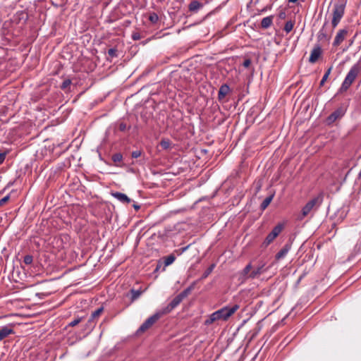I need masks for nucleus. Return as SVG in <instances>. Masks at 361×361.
I'll list each match as a JSON object with an SVG mask.
<instances>
[{"instance_id": "obj_30", "label": "nucleus", "mask_w": 361, "mask_h": 361, "mask_svg": "<svg viewBox=\"0 0 361 361\" xmlns=\"http://www.w3.org/2000/svg\"><path fill=\"white\" fill-rule=\"evenodd\" d=\"M215 267L214 264H212L210 265L207 270L203 273L202 276V279H206L213 271L214 268Z\"/></svg>"}, {"instance_id": "obj_29", "label": "nucleus", "mask_w": 361, "mask_h": 361, "mask_svg": "<svg viewBox=\"0 0 361 361\" xmlns=\"http://www.w3.org/2000/svg\"><path fill=\"white\" fill-rule=\"evenodd\" d=\"M331 69H332V67H330L326 70V71L325 72L324 75L322 77V80L320 81V86H322L324 84V82L326 81V80L328 79V78L331 73Z\"/></svg>"}, {"instance_id": "obj_7", "label": "nucleus", "mask_w": 361, "mask_h": 361, "mask_svg": "<svg viewBox=\"0 0 361 361\" xmlns=\"http://www.w3.org/2000/svg\"><path fill=\"white\" fill-rule=\"evenodd\" d=\"M162 316L164 315L159 310H158L156 313L147 319L144 323H142V324L137 330L136 334L140 335L145 332L147 330L151 328Z\"/></svg>"}, {"instance_id": "obj_27", "label": "nucleus", "mask_w": 361, "mask_h": 361, "mask_svg": "<svg viewBox=\"0 0 361 361\" xmlns=\"http://www.w3.org/2000/svg\"><path fill=\"white\" fill-rule=\"evenodd\" d=\"M294 25H295V21L294 20H288L286 23L285 24V26H284V31L286 32V33H289L293 28L294 27Z\"/></svg>"}, {"instance_id": "obj_35", "label": "nucleus", "mask_w": 361, "mask_h": 361, "mask_svg": "<svg viewBox=\"0 0 361 361\" xmlns=\"http://www.w3.org/2000/svg\"><path fill=\"white\" fill-rule=\"evenodd\" d=\"M82 321V317H77L69 323V326H75L78 325Z\"/></svg>"}, {"instance_id": "obj_26", "label": "nucleus", "mask_w": 361, "mask_h": 361, "mask_svg": "<svg viewBox=\"0 0 361 361\" xmlns=\"http://www.w3.org/2000/svg\"><path fill=\"white\" fill-rule=\"evenodd\" d=\"M142 294V291L140 290H135L131 289L130 290V300L131 302L135 301L137 300Z\"/></svg>"}, {"instance_id": "obj_9", "label": "nucleus", "mask_w": 361, "mask_h": 361, "mask_svg": "<svg viewBox=\"0 0 361 361\" xmlns=\"http://www.w3.org/2000/svg\"><path fill=\"white\" fill-rule=\"evenodd\" d=\"M183 300V298L179 295H176L166 307L159 310L163 315L167 314L176 308Z\"/></svg>"}, {"instance_id": "obj_33", "label": "nucleus", "mask_w": 361, "mask_h": 361, "mask_svg": "<svg viewBox=\"0 0 361 361\" xmlns=\"http://www.w3.org/2000/svg\"><path fill=\"white\" fill-rule=\"evenodd\" d=\"M32 261H33V257L32 255H27L24 257L23 262L25 264H27V265L31 264L32 263Z\"/></svg>"}, {"instance_id": "obj_5", "label": "nucleus", "mask_w": 361, "mask_h": 361, "mask_svg": "<svg viewBox=\"0 0 361 361\" xmlns=\"http://www.w3.org/2000/svg\"><path fill=\"white\" fill-rule=\"evenodd\" d=\"M345 5L346 0H337V1L334 4L332 11L333 16L331 20L333 29L338 25L342 19L345 13Z\"/></svg>"}, {"instance_id": "obj_4", "label": "nucleus", "mask_w": 361, "mask_h": 361, "mask_svg": "<svg viewBox=\"0 0 361 361\" xmlns=\"http://www.w3.org/2000/svg\"><path fill=\"white\" fill-rule=\"evenodd\" d=\"M23 32L17 29L16 27L12 26V23H8L6 21L1 29V38L5 42H11L15 38L18 37Z\"/></svg>"}, {"instance_id": "obj_40", "label": "nucleus", "mask_w": 361, "mask_h": 361, "mask_svg": "<svg viewBox=\"0 0 361 361\" xmlns=\"http://www.w3.org/2000/svg\"><path fill=\"white\" fill-rule=\"evenodd\" d=\"M6 157V152L0 153V165L4 161Z\"/></svg>"}, {"instance_id": "obj_43", "label": "nucleus", "mask_w": 361, "mask_h": 361, "mask_svg": "<svg viewBox=\"0 0 361 361\" xmlns=\"http://www.w3.org/2000/svg\"><path fill=\"white\" fill-rule=\"evenodd\" d=\"M190 247V245L185 246V247H181L179 250H178V255H181L183 254V252H185L188 249V247Z\"/></svg>"}, {"instance_id": "obj_39", "label": "nucleus", "mask_w": 361, "mask_h": 361, "mask_svg": "<svg viewBox=\"0 0 361 361\" xmlns=\"http://www.w3.org/2000/svg\"><path fill=\"white\" fill-rule=\"evenodd\" d=\"M142 154V152L141 150H135V151H133L131 154V157L133 158H138L139 157H140Z\"/></svg>"}, {"instance_id": "obj_47", "label": "nucleus", "mask_w": 361, "mask_h": 361, "mask_svg": "<svg viewBox=\"0 0 361 361\" xmlns=\"http://www.w3.org/2000/svg\"><path fill=\"white\" fill-rule=\"evenodd\" d=\"M298 1V0H288V1L290 2V3H295Z\"/></svg>"}, {"instance_id": "obj_28", "label": "nucleus", "mask_w": 361, "mask_h": 361, "mask_svg": "<svg viewBox=\"0 0 361 361\" xmlns=\"http://www.w3.org/2000/svg\"><path fill=\"white\" fill-rule=\"evenodd\" d=\"M160 145L164 149H168L171 147V141L169 139H162Z\"/></svg>"}, {"instance_id": "obj_6", "label": "nucleus", "mask_w": 361, "mask_h": 361, "mask_svg": "<svg viewBox=\"0 0 361 361\" xmlns=\"http://www.w3.org/2000/svg\"><path fill=\"white\" fill-rule=\"evenodd\" d=\"M27 19V13L24 11H20L16 13L11 19V20L8 21V23H12V26L16 27L17 29H19V30L23 32V30L25 27Z\"/></svg>"}, {"instance_id": "obj_25", "label": "nucleus", "mask_w": 361, "mask_h": 361, "mask_svg": "<svg viewBox=\"0 0 361 361\" xmlns=\"http://www.w3.org/2000/svg\"><path fill=\"white\" fill-rule=\"evenodd\" d=\"M112 161L115 163V165L119 166V163L123 160V155L121 153L114 154L111 157Z\"/></svg>"}, {"instance_id": "obj_20", "label": "nucleus", "mask_w": 361, "mask_h": 361, "mask_svg": "<svg viewBox=\"0 0 361 361\" xmlns=\"http://www.w3.org/2000/svg\"><path fill=\"white\" fill-rule=\"evenodd\" d=\"M202 7V4L200 2L197 0H194L190 3L188 9L191 12H197Z\"/></svg>"}, {"instance_id": "obj_18", "label": "nucleus", "mask_w": 361, "mask_h": 361, "mask_svg": "<svg viewBox=\"0 0 361 361\" xmlns=\"http://www.w3.org/2000/svg\"><path fill=\"white\" fill-rule=\"evenodd\" d=\"M264 264L259 266L257 269H254L252 271L250 272L248 277L250 279H255L258 276L264 273L266 271V269L264 268Z\"/></svg>"}, {"instance_id": "obj_46", "label": "nucleus", "mask_w": 361, "mask_h": 361, "mask_svg": "<svg viewBox=\"0 0 361 361\" xmlns=\"http://www.w3.org/2000/svg\"><path fill=\"white\" fill-rule=\"evenodd\" d=\"M140 207L139 205H134V208H135V209H137H137H140Z\"/></svg>"}, {"instance_id": "obj_42", "label": "nucleus", "mask_w": 361, "mask_h": 361, "mask_svg": "<svg viewBox=\"0 0 361 361\" xmlns=\"http://www.w3.org/2000/svg\"><path fill=\"white\" fill-rule=\"evenodd\" d=\"M251 64V60L247 59H245L244 61H243V66L245 67V68H248Z\"/></svg>"}, {"instance_id": "obj_38", "label": "nucleus", "mask_w": 361, "mask_h": 361, "mask_svg": "<svg viewBox=\"0 0 361 361\" xmlns=\"http://www.w3.org/2000/svg\"><path fill=\"white\" fill-rule=\"evenodd\" d=\"M9 199H10L9 195H8L5 196L4 197H3L2 199H1L0 200V207H2L3 205H4L8 201Z\"/></svg>"}, {"instance_id": "obj_15", "label": "nucleus", "mask_w": 361, "mask_h": 361, "mask_svg": "<svg viewBox=\"0 0 361 361\" xmlns=\"http://www.w3.org/2000/svg\"><path fill=\"white\" fill-rule=\"evenodd\" d=\"M14 334L13 329L8 326H4L0 328V341H2L5 338L8 337L10 334Z\"/></svg>"}, {"instance_id": "obj_36", "label": "nucleus", "mask_w": 361, "mask_h": 361, "mask_svg": "<svg viewBox=\"0 0 361 361\" xmlns=\"http://www.w3.org/2000/svg\"><path fill=\"white\" fill-rule=\"evenodd\" d=\"M191 290H192V288L189 287V288H186L185 290H184L183 292H181L178 295L183 299L189 294V293L191 291Z\"/></svg>"}, {"instance_id": "obj_34", "label": "nucleus", "mask_w": 361, "mask_h": 361, "mask_svg": "<svg viewBox=\"0 0 361 361\" xmlns=\"http://www.w3.org/2000/svg\"><path fill=\"white\" fill-rule=\"evenodd\" d=\"M108 55L109 56H110L111 58H114V57H117L118 54H117V49H115V48H111L108 50Z\"/></svg>"}, {"instance_id": "obj_44", "label": "nucleus", "mask_w": 361, "mask_h": 361, "mask_svg": "<svg viewBox=\"0 0 361 361\" xmlns=\"http://www.w3.org/2000/svg\"><path fill=\"white\" fill-rule=\"evenodd\" d=\"M286 13L284 11H281L279 14V17L281 19H284L286 18Z\"/></svg>"}, {"instance_id": "obj_32", "label": "nucleus", "mask_w": 361, "mask_h": 361, "mask_svg": "<svg viewBox=\"0 0 361 361\" xmlns=\"http://www.w3.org/2000/svg\"><path fill=\"white\" fill-rule=\"evenodd\" d=\"M71 84V80L70 79H66L63 81L61 85V89L63 90H66Z\"/></svg>"}, {"instance_id": "obj_13", "label": "nucleus", "mask_w": 361, "mask_h": 361, "mask_svg": "<svg viewBox=\"0 0 361 361\" xmlns=\"http://www.w3.org/2000/svg\"><path fill=\"white\" fill-rule=\"evenodd\" d=\"M348 33V31L345 29H343V30H340L336 37H335V39H334V41L333 42V45L334 47H337L338 45H340V44L344 40L346 35Z\"/></svg>"}, {"instance_id": "obj_1", "label": "nucleus", "mask_w": 361, "mask_h": 361, "mask_svg": "<svg viewBox=\"0 0 361 361\" xmlns=\"http://www.w3.org/2000/svg\"><path fill=\"white\" fill-rule=\"evenodd\" d=\"M240 306L237 304L230 307L225 306L211 314L209 318L205 320L206 325H210L216 321H226L231 317L238 309Z\"/></svg>"}, {"instance_id": "obj_12", "label": "nucleus", "mask_w": 361, "mask_h": 361, "mask_svg": "<svg viewBox=\"0 0 361 361\" xmlns=\"http://www.w3.org/2000/svg\"><path fill=\"white\" fill-rule=\"evenodd\" d=\"M322 54V49L319 44H315L314 48L312 49L310 58L309 62L310 63H316Z\"/></svg>"}, {"instance_id": "obj_48", "label": "nucleus", "mask_w": 361, "mask_h": 361, "mask_svg": "<svg viewBox=\"0 0 361 361\" xmlns=\"http://www.w3.org/2000/svg\"><path fill=\"white\" fill-rule=\"evenodd\" d=\"M0 52H1V53H4V49H1V48H0Z\"/></svg>"}, {"instance_id": "obj_31", "label": "nucleus", "mask_w": 361, "mask_h": 361, "mask_svg": "<svg viewBox=\"0 0 361 361\" xmlns=\"http://www.w3.org/2000/svg\"><path fill=\"white\" fill-rule=\"evenodd\" d=\"M149 20L152 23H157L159 20V16L157 13H152L149 16Z\"/></svg>"}, {"instance_id": "obj_17", "label": "nucleus", "mask_w": 361, "mask_h": 361, "mask_svg": "<svg viewBox=\"0 0 361 361\" xmlns=\"http://www.w3.org/2000/svg\"><path fill=\"white\" fill-rule=\"evenodd\" d=\"M230 91V87L228 85L224 84L222 85L218 92V99L219 100H222L224 97L228 94Z\"/></svg>"}, {"instance_id": "obj_3", "label": "nucleus", "mask_w": 361, "mask_h": 361, "mask_svg": "<svg viewBox=\"0 0 361 361\" xmlns=\"http://www.w3.org/2000/svg\"><path fill=\"white\" fill-rule=\"evenodd\" d=\"M324 199L323 193H319L316 197L308 201L302 207L301 215L299 217L300 220L307 216L311 212L317 211L322 204Z\"/></svg>"}, {"instance_id": "obj_16", "label": "nucleus", "mask_w": 361, "mask_h": 361, "mask_svg": "<svg viewBox=\"0 0 361 361\" xmlns=\"http://www.w3.org/2000/svg\"><path fill=\"white\" fill-rule=\"evenodd\" d=\"M291 248V244L286 243L283 248L276 255V259H281L286 257Z\"/></svg>"}, {"instance_id": "obj_14", "label": "nucleus", "mask_w": 361, "mask_h": 361, "mask_svg": "<svg viewBox=\"0 0 361 361\" xmlns=\"http://www.w3.org/2000/svg\"><path fill=\"white\" fill-rule=\"evenodd\" d=\"M111 195L123 204H129L131 200L124 193L120 192H112Z\"/></svg>"}, {"instance_id": "obj_19", "label": "nucleus", "mask_w": 361, "mask_h": 361, "mask_svg": "<svg viewBox=\"0 0 361 361\" xmlns=\"http://www.w3.org/2000/svg\"><path fill=\"white\" fill-rule=\"evenodd\" d=\"M103 310H104L103 307H101L92 313V314L88 320V323L90 326H92V323H94V320L100 316V314L102 313Z\"/></svg>"}, {"instance_id": "obj_37", "label": "nucleus", "mask_w": 361, "mask_h": 361, "mask_svg": "<svg viewBox=\"0 0 361 361\" xmlns=\"http://www.w3.org/2000/svg\"><path fill=\"white\" fill-rule=\"evenodd\" d=\"M131 37L133 40H139L142 38V36L138 32H133L132 33Z\"/></svg>"}, {"instance_id": "obj_23", "label": "nucleus", "mask_w": 361, "mask_h": 361, "mask_svg": "<svg viewBox=\"0 0 361 361\" xmlns=\"http://www.w3.org/2000/svg\"><path fill=\"white\" fill-rule=\"evenodd\" d=\"M252 264L249 263L245 266V267L243 269V271L240 273L241 277L245 280L246 279H250L248 277L249 274H250V270L252 269Z\"/></svg>"}, {"instance_id": "obj_22", "label": "nucleus", "mask_w": 361, "mask_h": 361, "mask_svg": "<svg viewBox=\"0 0 361 361\" xmlns=\"http://www.w3.org/2000/svg\"><path fill=\"white\" fill-rule=\"evenodd\" d=\"M175 260H176V257L173 254L164 257V266L163 270H165L166 267H168V266L171 265V264H173Z\"/></svg>"}, {"instance_id": "obj_2", "label": "nucleus", "mask_w": 361, "mask_h": 361, "mask_svg": "<svg viewBox=\"0 0 361 361\" xmlns=\"http://www.w3.org/2000/svg\"><path fill=\"white\" fill-rule=\"evenodd\" d=\"M360 72L361 63L360 61H357L350 68V71L347 73L344 80L343 81L338 90V93H343L346 92L354 82V81L355 80L356 78L358 76Z\"/></svg>"}, {"instance_id": "obj_49", "label": "nucleus", "mask_w": 361, "mask_h": 361, "mask_svg": "<svg viewBox=\"0 0 361 361\" xmlns=\"http://www.w3.org/2000/svg\"><path fill=\"white\" fill-rule=\"evenodd\" d=\"M267 11V8H263V9L262 10V11Z\"/></svg>"}, {"instance_id": "obj_21", "label": "nucleus", "mask_w": 361, "mask_h": 361, "mask_svg": "<svg viewBox=\"0 0 361 361\" xmlns=\"http://www.w3.org/2000/svg\"><path fill=\"white\" fill-rule=\"evenodd\" d=\"M272 22H273V17L271 16L265 17L261 21V27L262 28L267 29L271 25Z\"/></svg>"}, {"instance_id": "obj_11", "label": "nucleus", "mask_w": 361, "mask_h": 361, "mask_svg": "<svg viewBox=\"0 0 361 361\" xmlns=\"http://www.w3.org/2000/svg\"><path fill=\"white\" fill-rule=\"evenodd\" d=\"M327 24V22H326L324 25L322 26V27L321 28V30L319 31L318 32V35H317V38H318V40L320 41V42H324V41H329L331 37V34H332V32H333V30L332 29L329 32L327 31L326 28V25Z\"/></svg>"}, {"instance_id": "obj_8", "label": "nucleus", "mask_w": 361, "mask_h": 361, "mask_svg": "<svg viewBox=\"0 0 361 361\" xmlns=\"http://www.w3.org/2000/svg\"><path fill=\"white\" fill-rule=\"evenodd\" d=\"M283 229V224H278L272 231L267 235L264 241L263 242V245L267 247L269 244H271L274 240L281 233Z\"/></svg>"}, {"instance_id": "obj_10", "label": "nucleus", "mask_w": 361, "mask_h": 361, "mask_svg": "<svg viewBox=\"0 0 361 361\" xmlns=\"http://www.w3.org/2000/svg\"><path fill=\"white\" fill-rule=\"evenodd\" d=\"M346 112V108L344 106H340L337 109H336L334 112H332L327 117V122L329 124L335 122L337 119L343 117Z\"/></svg>"}, {"instance_id": "obj_41", "label": "nucleus", "mask_w": 361, "mask_h": 361, "mask_svg": "<svg viewBox=\"0 0 361 361\" xmlns=\"http://www.w3.org/2000/svg\"><path fill=\"white\" fill-rule=\"evenodd\" d=\"M118 128L121 131H125L127 129V126L124 123H121L119 124Z\"/></svg>"}, {"instance_id": "obj_24", "label": "nucleus", "mask_w": 361, "mask_h": 361, "mask_svg": "<svg viewBox=\"0 0 361 361\" xmlns=\"http://www.w3.org/2000/svg\"><path fill=\"white\" fill-rule=\"evenodd\" d=\"M274 197V195H271L268 197H267L263 202H262L260 205V208L262 210H264L271 203Z\"/></svg>"}, {"instance_id": "obj_45", "label": "nucleus", "mask_w": 361, "mask_h": 361, "mask_svg": "<svg viewBox=\"0 0 361 361\" xmlns=\"http://www.w3.org/2000/svg\"><path fill=\"white\" fill-rule=\"evenodd\" d=\"M161 267V264L160 262L158 263V264L157 265V267L155 269V271H158Z\"/></svg>"}]
</instances>
